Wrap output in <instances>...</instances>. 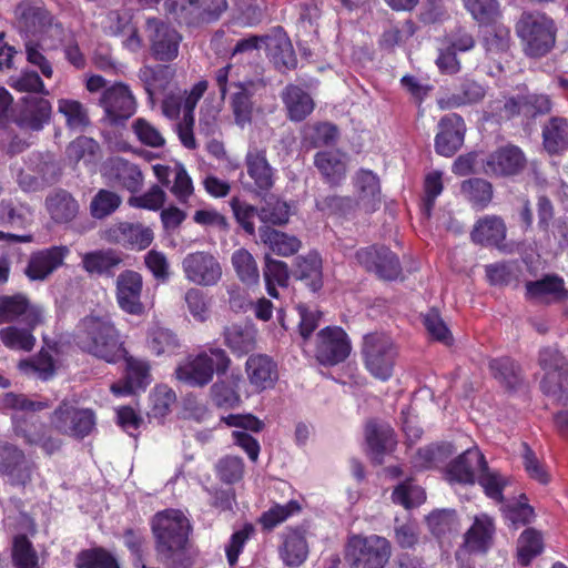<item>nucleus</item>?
Instances as JSON below:
<instances>
[{"label": "nucleus", "instance_id": "f257e3e1", "mask_svg": "<svg viewBox=\"0 0 568 568\" xmlns=\"http://www.w3.org/2000/svg\"><path fill=\"white\" fill-rule=\"evenodd\" d=\"M75 343L82 351L108 363H115L125 356L120 334L105 314L82 318L77 326Z\"/></svg>", "mask_w": 568, "mask_h": 568}, {"label": "nucleus", "instance_id": "f03ea898", "mask_svg": "<svg viewBox=\"0 0 568 568\" xmlns=\"http://www.w3.org/2000/svg\"><path fill=\"white\" fill-rule=\"evenodd\" d=\"M2 404L4 407L17 412L12 417L17 436L22 437L28 444L40 446L48 454L59 449L60 440L45 436L44 425L38 423L33 416H28L29 413L48 408L50 406L49 400L28 397L24 394L8 393L3 396Z\"/></svg>", "mask_w": 568, "mask_h": 568}, {"label": "nucleus", "instance_id": "7ed1b4c3", "mask_svg": "<svg viewBox=\"0 0 568 568\" xmlns=\"http://www.w3.org/2000/svg\"><path fill=\"white\" fill-rule=\"evenodd\" d=\"M556 31L554 20L539 11L524 12L516 26L525 53L532 58L542 57L552 49Z\"/></svg>", "mask_w": 568, "mask_h": 568}, {"label": "nucleus", "instance_id": "20e7f679", "mask_svg": "<svg viewBox=\"0 0 568 568\" xmlns=\"http://www.w3.org/2000/svg\"><path fill=\"white\" fill-rule=\"evenodd\" d=\"M231 359L226 352L219 347H211L194 356H189L175 369L176 378L190 386H205L212 379L214 373L219 376L225 374Z\"/></svg>", "mask_w": 568, "mask_h": 568}, {"label": "nucleus", "instance_id": "39448f33", "mask_svg": "<svg viewBox=\"0 0 568 568\" xmlns=\"http://www.w3.org/2000/svg\"><path fill=\"white\" fill-rule=\"evenodd\" d=\"M152 530L158 550L161 554L171 555L184 549L191 531V524L183 511L166 509L154 516Z\"/></svg>", "mask_w": 568, "mask_h": 568}, {"label": "nucleus", "instance_id": "423d86ee", "mask_svg": "<svg viewBox=\"0 0 568 568\" xmlns=\"http://www.w3.org/2000/svg\"><path fill=\"white\" fill-rule=\"evenodd\" d=\"M362 354L365 367L373 377L382 382L392 378L398 352L390 336L384 333L366 334Z\"/></svg>", "mask_w": 568, "mask_h": 568}, {"label": "nucleus", "instance_id": "0eeeda50", "mask_svg": "<svg viewBox=\"0 0 568 568\" xmlns=\"http://www.w3.org/2000/svg\"><path fill=\"white\" fill-rule=\"evenodd\" d=\"M390 557V545L377 535L348 538L346 558L352 568H384Z\"/></svg>", "mask_w": 568, "mask_h": 568}, {"label": "nucleus", "instance_id": "6e6552de", "mask_svg": "<svg viewBox=\"0 0 568 568\" xmlns=\"http://www.w3.org/2000/svg\"><path fill=\"white\" fill-rule=\"evenodd\" d=\"M14 18L17 28L26 39L54 37L61 40L64 33L63 27L54 22L53 17L44 8L30 1H22L16 7Z\"/></svg>", "mask_w": 568, "mask_h": 568}, {"label": "nucleus", "instance_id": "1a4fd4ad", "mask_svg": "<svg viewBox=\"0 0 568 568\" xmlns=\"http://www.w3.org/2000/svg\"><path fill=\"white\" fill-rule=\"evenodd\" d=\"M351 352V339L342 327L327 326L317 333L314 356L321 365L336 366L345 362Z\"/></svg>", "mask_w": 568, "mask_h": 568}, {"label": "nucleus", "instance_id": "9d476101", "mask_svg": "<svg viewBox=\"0 0 568 568\" xmlns=\"http://www.w3.org/2000/svg\"><path fill=\"white\" fill-rule=\"evenodd\" d=\"M51 426L61 434L84 438L95 427V414L90 408H81L69 402H62L51 416Z\"/></svg>", "mask_w": 568, "mask_h": 568}, {"label": "nucleus", "instance_id": "9b49d317", "mask_svg": "<svg viewBox=\"0 0 568 568\" xmlns=\"http://www.w3.org/2000/svg\"><path fill=\"white\" fill-rule=\"evenodd\" d=\"M182 270L185 278L197 286H215L223 276L217 257L204 251L186 254L182 261Z\"/></svg>", "mask_w": 568, "mask_h": 568}, {"label": "nucleus", "instance_id": "f8f14e48", "mask_svg": "<svg viewBox=\"0 0 568 568\" xmlns=\"http://www.w3.org/2000/svg\"><path fill=\"white\" fill-rule=\"evenodd\" d=\"M221 420L234 428L231 434L233 444L241 448L251 462H257L261 446L253 434L262 432L264 423L251 414H231Z\"/></svg>", "mask_w": 568, "mask_h": 568}, {"label": "nucleus", "instance_id": "ddd939ff", "mask_svg": "<svg viewBox=\"0 0 568 568\" xmlns=\"http://www.w3.org/2000/svg\"><path fill=\"white\" fill-rule=\"evenodd\" d=\"M99 104L111 123L128 120L134 114L136 109L135 99L130 88L122 82H116L105 88Z\"/></svg>", "mask_w": 568, "mask_h": 568}, {"label": "nucleus", "instance_id": "4468645a", "mask_svg": "<svg viewBox=\"0 0 568 568\" xmlns=\"http://www.w3.org/2000/svg\"><path fill=\"white\" fill-rule=\"evenodd\" d=\"M539 365L545 372L541 387L547 394H557L568 386V363L556 347H545L539 353Z\"/></svg>", "mask_w": 568, "mask_h": 568}, {"label": "nucleus", "instance_id": "2eb2a0df", "mask_svg": "<svg viewBox=\"0 0 568 568\" xmlns=\"http://www.w3.org/2000/svg\"><path fill=\"white\" fill-rule=\"evenodd\" d=\"M359 265L384 280H396L400 274L397 256L387 247L368 246L356 252Z\"/></svg>", "mask_w": 568, "mask_h": 568}, {"label": "nucleus", "instance_id": "dca6fc26", "mask_svg": "<svg viewBox=\"0 0 568 568\" xmlns=\"http://www.w3.org/2000/svg\"><path fill=\"white\" fill-rule=\"evenodd\" d=\"M69 254L65 245L38 250L30 255L24 273L30 281H44L63 265Z\"/></svg>", "mask_w": 568, "mask_h": 568}, {"label": "nucleus", "instance_id": "f3484780", "mask_svg": "<svg viewBox=\"0 0 568 568\" xmlns=\"http://www.w3.org/2000/svg\"><path fill=\"white\" fill-rule=\"evenodd\" d=\"M33 464L22 450L8 443H0V475L12 485L24 486L30 481Z\"/></svg>", "mask_w": 568, "mask_h": 568}, {"label": "nucleus", "instance_id": "a211bd4d", "mask_svg": "<svg viewBox=\"0 0 568 568\" xmlns=\"http://www.w3.org/2000/svg\"><path fill=\"white\" fill-rule=\"evenodd\" d=\"M153 239L152 229L140 223L121 222L110 226L105 232L108 242L136 251L149 247Z\"/></svg>", "mask_w": 568, "mask_h": 568}, {"label": "nucleus", "instance_id": "6ab92c4d", "mask_svg": "<svg viewBox=\"0 0 568 568\" xmlns=\"http://www.w3.org/2000/svg\"><path fill=\"white\" fill-rule=\"evenodd\" d=\"M51 111V103L44 97L27 95L21 99L13 121L21 129L40 131L49 122Z\"/></svg>", "mask_w": 568, "mask_h": 568}, {"label": "nucleus", "instance_id": "aec40b11", "mask_svg": "<svg viewBox=\"0 0 568 568\" xmlns=\"http://www.w3.org/2000/svg\"><path fill=\"white\" fill-rule=\"evenodd\" d=\"M435 138V150L439 155L453 156L463 145L465 138V122L456 113L443 116L438 123Z\"/></svg>", "mask_w": 568, "mask_h": 568}, {"label": "nucleus", "instance_id": "412c9836", "mask_svg": "<svg viewBox=\"0 0 568 568\" xmlns=\"http://www.w3.org/2000/svg\"><path fill=\"white\" fill-rule=\"evenodd\" d=\"M151 38V51L160 61H171L178 57L181 36L169 24L159 20H148Z\"/></svg>", "mask_w": 568, "mask_h": 568}, {"label": "nucleus", "instance_id": "4be33fe9", "mask_svg": "<svg viewBox=\"0 0 568 568\" xmlns=\"http://www.w3.org/2000/svg\"><path fill=\"white\" fill-rule=\"evenodd\" d=\"M143 287L142 276L134 271L122 272L116 280V301L122 311L132 315H141L144 306L141 302Z\"/></svg>", "mask_w": 568, "mask_h": 568}, {"label": "nucleus", "instance_id": "5701e85b", "mask_svg": "<svg viewBox=\"0 0 568 568\" xmlns=\"http://www.w3.org/2000/svg\"><path fill=\"white\" fill-rule=\"evenodd\" d=\"M28 163H30L29 170L33 174L24 173L23 171L18 174V183L24 191L37 190L57 180L59 166L51 156L33 153L29 158Z\"/></svg>", "mask_w": 568, "mask_h": 568}, {"label": "nucleus", "instance_id": "b1692460", "mask_svg": "<svg viewBox=\"0 0 568 568\" xmlns=\"http://www.w3.org/2000/svg\"><path fill=\"white\" fill-rule=\"evenodd\" d=\"M526 164L523 151L516 145H506L490 153L484 164L485 172L495 176L518 174Z\"/></svg>", "mask_w": 568, "mask_h": 568}, {"label": "nucleus", "instance_id": "393cba45", "mask_svg": "<svg viewBox=\"0 0 568 568\" xmlns=\"http://www.w3.org/2000/svg\"><path fill=\"white\" fill-rule=\"evenodd\" d=\"M102 174L109 183L120 185L131 193L138 192L143 184L139 166L120 156L108 159Z\"/></svg>", "mask_w": 568, "mask_h": 568}, {"label": "nucleus", "instance_id": "a878e982", "mask_svg": "<svg viewBox=\"0 0 568 568\" xmlns=\"http://www.w3.org/2000/svg\"><path fill=\"white\" fill-rule=\"evenodd\" d=\"M42 310L30 305L23 295L0 297V323L19 320L30 327H36L42 322Z\"/></svg>", "mask_w": 568, "mask_h": 568}, {"label": "nucleus", "instance_id": "bb28decb", "mask_svg": "<svg viewBox=\"0 0 568 568\" xmlns=\"http://www.w3.org/2000/svg\"><path fill=\"white\" fill-rule=\"evenodd\" d=\"M486 460L477 447L466 449L447 467V477L452 483L474 484Z\"/></svg>", "mask_w": 568, "mask_h": 568}, {"label": "nucleus", "instance_id": "cd10ccee", "mask_svg": "<svg viewBox=\"0 0 568 568\" xmlns=\"http://www.w3.org/2000/svg\"><path fill=\"white\" fill-rule=\"evenodd\" d=\"M526 296L545 304L560 303L568 300V290L562 277L547 274L540 280L526 283Z\"/></svg>", "mask_w": 568, "mask_h": 568}, {"label": "nucleus", "instance_id": "c85d7f7f", "mask_svg": "<svg viewBox=\"0 0 568 568\" xmlns=\"http://www.w3.org/2000/svg\"><path fill=\"white\" fill-rule=\"evenodd\" d=\"M125 362L124 379L111 385V392L116 396H128L143 390L151 382L150 365L146 361L128 357Z\"/></svg>", "mask_w": 568, "mask_h": 568}, {"label": "nucleus", "instance_id": "c756f323", "mask_svg": "<svg viewBox=\"0 0 568 568\" xmlns=\"http://www.w3.org/2000/svg\"><path fill=\"white\" fill-rule=\"evenodd\" d=\"M206 89V81H200L192 87L191 91L189 92V95L184 100L182 120L176 124V133L181 143L183 144V146L190 150L196 148V141L193 134V112Z\"/></svg>", "mask_w": 568, "mask_h": 568}, {"label": "nucleus", "instance_id": "7c9ffc66", "mask_svg": "<svg viewBox=\"0 0 568 568\" xmlns=\"http://www.w3.org/2000/svg\"><path fill=\"white\" fill-rule=\"evenodd\" d=\"M245 371L250 384L257 392L272 388L278 379L277 365L267 355H251Z\"/></svg>", "mask_w": 568, "mask_h": 568}, {"label": "nucleus", "instance_id": "2f4dec72", "mask_svg": "<svg viewBox=\"0 0 568 568\" xmlns=\"http://www.w3.org/2000/svg\"><path fill=\"white\" fill-rule=\"evenodd\" d=\"M506 232L505 221L500 216L487 214L476 221L470 239L476 244L499 248L506 239Z\"/></svg>", "mask_w": 568, "mask_h": 568}, {"label": "nucleus", "instance_id": "473e14b6", "mask_svg": "<svg viewBox=\"0 0 568 568\" xmlns=\"http://www.w3.org/2000/svg\"><path fill=\"white\" fill-rule=\"evenodd\" d=\"M496 532L495 521L487 514L476 515L465 534V546L470 552L485 554L493 545Z\"/></svg>", "mask_w": 568, "mask_h": 568}, {"label": "nucleus", "instance_id": "72a5a7b5", "mask_svg": "<svg viewBox=\"0 0 568 568\" xmlns=\"http://www.w3.org/2000/svg\"><path fill=\"white\" fill-rule=\"evenodd\" d=\"M257 85L258 83L253 80L232 83L235 91L231 97V106L236 124L242 128L251 123L253 112L251 99L257 91Z\"/></svg>", "mask_w": 568, "mask_h": 568}, {"label": "nucleus", "instance_id": "f704fd0d", "mask_svg": "<svg viewBox=\"0 0 568 568\" xmlns=\"http://www.w3.org/2000/svg\"><path fill=\"white\" fill-rule=\"evenodd\" d=\"M365 438L369 455L379 463L383 455L392 450L396 444L394 429L384 423L368 422Z\"/></svg>", "mask_w": 568, "mask_h": 568}, {"label": "nucleus", "instance_id": "c9c22d12", "mask_svg": "<svg viewBox=\"0 0 568 568\" xmlns=\"http://www.w3.org/2000/svg\"><path fill=\"white\" fill-rule=\"evenodd\" d=\"M550 109L551 102L549 97L537 93L510 98L505 103V111L509 116L518 114L527 119L548 113Z\"/></svg>", "mask_w": 568, "mask_h": 568}, {"label": "nucleus", "instance_id": "e433bc0d", "mask_svg": "<svg viewBox=\"0 0 568 568\" xmlns=\"http://www.w3.org/2000/svg\"><path fill=\"white\" fill-rule=\"evenodd\" d=\"M61 40H58L54 37H42L39 39H26L24 40V49L27 61L39 68L42 75L45 78H51L53 75V68L50 61L45 58L44 51L57 49Z\"/></svg>", "mask_w": 568, "mask_h": 568}, {"label": "nucleus", "instance_id": "4c0bfd02", "mask_svg": "<svg viewBox=\"0 0 568 568\" xmlns=\"http://www.w3.org/2000/svg\"><path fill=\"white\" fill-rule=\"evenodd\" d=\"M281 98L288 119L294 122H301L306 119L315 106L312 97L305 90L294 84L287 85L283 90Z\"/></svg>", "mask_w": 568, "mask_h": 568}, {"label": "nucleus", "instance_id": "58836bf2", "mask_svg": "<svg viewBox=\"0 0 568 568\" xmlns=\"http://www.w3.org/2000/svg\"><path fill=\"white\" fill-rule=\"evenodd\" d=\"M280 557L288 567H298L307 558L308 545L302 531L287 529L282 534Z\"/></svg>", "mask_w": 568, "mask_h": 568}, {"label": "nucleus", "instance_id": "ea45409f", "mask_svg": "<svg viewBox=\"0 0 568 568\" xmlns=\"http://www.w3.org/2000/svg\"><path fill=\"white\" fill-rule=\"evenodd\" d=\"M355 186L358 191L359 204L365 212L376 211L381 203V185L377 175L369 170H359L355 176Z\"/></svg>", "mask_w": 568, "mask_h": 568}, {"label": "nucleus", "instance_id": "a19ab883", "mask_svg": "<svg viewBox=\"0 0 568 568\" xmlns=\"http://www.w3.org/2000/svg\"><path fill=\"white\" fill-rule=\"evenodd\" d=\"M260 239L274 254L284 257L297 253L302 246L301 241L295 235H290L270 226L260 229Z\"/></svg>", "mask_w": 568, "mask_h": 568}, {"label": "nucleus", "instance_id": "79ce46f5", "mask_svg": "<svg viewBox=\"0 0 568 568\" xmlns=\"http://www.w3.org/2000/svg\"><path fill=\"white\" fill-rule=\"evenodd\" d=\"M314 164L322 173L327 183L338 184L346 173L344 154L337 150L317 152Z\"/></svg>", "mask_w": 568, "mask_h": 568}, {"label": "nucleus", "instance_id": "37998d69", "mask_svg": "<svg viewBox=\"0 0 568 568\" xmlns=\"http://www.w3.org/2000/svg\"><path fill=\"white\" fill-rule=\"evenodd\" d=\"M247 173L261 190H270L274 183V172L268 164L265 151L252 149L245 158Z\"/></svg>", "mask_w": 568, "mask_h": 568}, {"label": "nucleus", "instance_id": "c03bdc74", "mask_svg": "<svg viewBox=\"0 0 568 568\" xmlns=\"http://www.w3.org/2000/svg\"><path fill=\"white\" fill-rule=\"evenodd\" d=\"M460 193L471 207L484 210L491 202L494 190L491 183L487 180L471 178L462 183Z\"/></svg>", "mask_w": 568, "mask_h": 568}, {"label": "nucleus", "instance_id": "a18cd8bd", "mask_svg": "<svg viewBox=\"0 0 568 568\" xmlns=\"http://www.w3.org/2000/svg\"><path fill=\"white\" fill-rule=\"evenodd\" d=\"M242 376L240 373H232L227 379H220L211 387V395L214 404L223 408L235 407L241 398L239 395Z\"/></svg>", "mask_w": 568, "mask_h": 568}, {"label": "nucleus", "instance_id": "49530a36", "mask_svg": "<svg viewBox=\"0 0 568 568\" xmlns=\"http://www.w3.org/2000/svg\"><path fill=\"white\" fill-rule=\"evenodd\" d=\"M266 49L274 64L282 69H294L297 60L290 39L283 33L268 36Z\"/></svg>", "mask_w": 568, "mask_h": 568}, {"label": "nucleus", "instance_id": "de8ad7c7", "mask_svg": "<svg viewBox=\"0 0 568 568\" xmlns=\"http://www.w3.org/2000/svg\"><path fill=\"white\" fill-rule=\"evenodd\" d=\"M45 204L52 220L58 223L72 220L79 210L78 202L64 190L57 191L49 195L45 200Z\"/></svg>", "mask_w": 568, "mask_h": 568}, {"label": "nucleus", "instance_id": "09e8293b", "mask_svg": "<svg viewBox=\"0 0 568 568\" xmlns=\"http://www.w3.org/2000/svg\"><path fill=\"white\" fill-rule=\"evenodd\" d=\"M263 276L267 294L273 298H278L276 286L286 287L288 285L290 272L285 262L273 258L266 254Z\"/></svg>", "mask_w": 568, "mask_h": 568}, {"label": "nucleus", "instance_id": "8fccbe9b", "mask_svg": "<svg viewBox=\"0 0 568 568\" xmlns=\"http://www.w3.org/2000/svg\"><path fill=\"white\" fill-rule=\"evenodd\" d=\"M232 266L239 280L247 287L260 283V272L254 256L245 248H239L231 256Z\"/></svg>", "mask_w": 568, "mask_h": 568}, {"label": "nucleus", "instance_id": "3c124183", "mask_svg": "<svg viewBox=\"0 0 568 568\" xmlns=\"http://www.w3.org/2000/svg\"><path fill=\"white\" fill-rule=\"evenodd\" d=\"M295 275L300 280L310 281L312 291L322 285V258L317 252H308L295 258Z\"/></svg>", "mask_w": 568, "mask_h": 568}, {"label": "nucleus", "instance_id": "603ef678", "mask_svg": "<svg viewBox=\"0 0 568 568\" xmlns=\"http://www.w3.org/2000/svg\"><path fill=\"white\" fill-rule=\"evenodd\" d=\"M122 258L119 253L113 250H101L90 252L83 255L82 266L89 273L94 274H112Z\"/></svg>", "mask_w": 568, "mask_h": 568}, {"label": "nucleus", "instance_id": "864d4df0", "mask_svg": "<svg viewBox=\"0 0 568 568\" xmlns=\"http://www.w3.org/2000/svg\"><path fill=\"white\" fill-rule=\"evenodd\" d=\"M173 75L174 71L169 65H144L139 71V79L143 82L144 89L151 99L159 91L166 88Z\"/></svg>", "mask_w": 568, "mask_h": 568}, {"label": "nucleus", "instance_id": "5fc2aeb1", "mask_svg": "<svg viewBox=\"0 0 568 568\" xmlns=\"http://www.w3.org/2000/svg\"><path fill=\"white\" fill-rule=\"evenodd\" d=\"M545 149L556 154L568 146V120L552 118L542 131Z\"/></svg>", "mask_w": 568, "mask_h": 568}, {"label": "nucleus", "instance_id": "6e6d98bb", "mask_svg": "<svg viewBox=\"0 0 568 568\" xmlns=\"http://www.w3.org/2000/svg\"><path fill=\"white\" fill-rule=\"evenodd\" d=\"M166 11L187 26L202 23L201 0H165Z\"/></svg>", "mask_w": 568, "mask_h": 568}, {"label": "nucleus", "instance_id": "4d7b16f0", "mask_svg": "<svg viewBox=\"0 0 568 568\" xmlns=\"http://www.w3.org/2000/svg\"><path fill=\"white\" fill-rule=\"evenodd\" d=\"M58 111L65 119V124L73 131H83L90 123L87 108L78 100L60 99Z\"/></svg>", "mask_w": 568, "mask_h": 568}, {"label": "nucleus", "instance_id": "13d9d810", "mask_svg": "<svg viewBox=\"0 0 568 568\" xmlns=\"http://www.w3.org/2000/svg\"><path fill=\"white\" fill-rule=\"evenodd\" d=\"M36 327H18L16 325L0 329V339L10 349L29 352L33 348L36 337L32 331Z\"/></svg>", "mask_w": 568, "mask_h": 568}, {"label": "nucleus", "instance_id": "bf43d9fd", "mask_svg": "<svg viewBox=\"0 0 568 568\" xmlns=\"http://www.w3.org/2000/svg\"><path fill=\"white\" fill-rule=\"evenodd\" d=\"M224 337L234 353L245 354L254 348L255 331L252 326L232 325L225 329Z\"/></svg>", "mask_w": 568, "mask_h": 568}, {"label": "nucleus", "instance_id": "052dcab7", "mask_svg": "<svg viewBox=\"0 0 568 568\" xmlns=\"http://www.w3.org/2000/svg\"><path fill=\"white\" fill-rule=\"evenodd\" d=\"M32 211L22 203L3 200L0 202V225L24 227L31 222Z\"/></svg>", "mask_w": 568, "mask_h": 568}, {"label": "nucleus", "instance_id": "680f3d73", "mask_svg": "<svg viewBox=\"0 0 568 568\" xmlns=\"http://www.w3.org/2000/svg\"><path fill=\"white\" fill-rule=\"evenodd\" d=\"M74 566L75 568H120L116 558L101 547L80 551L75 557Z\"/></svg>", "mask_w": 568, "mask_h": 568}, {"label": "nucleus", "instance_id": "e2e57ef3", "mask_svg": "<svg viewBox=\"0 0 568 568\" xmlns=\"http://www.w3.org/2000/svg\"><path fill=\"white\" fill-rule=\"evenodd\" d=\"M18 368L27 376H34L42 381H48L54 374V362L48 352L41 351L33 358L20 361Z\"/></svg>", "mask_w": 568, "mask_h": 568}, {"label": "nucleus", "instance_id": "0e129e2a", "mask_svg": "<svg viewBox=\"0 0 568 568\" xmlns=\"http://www.w3.org/2000/svg\"><path fill=\"white\" fill-rule=\"evenodd\" d=\"M148 347L156 356L172 355L178 349L179 343L170 329L153 326L148 334Z\"/></svg>", "mask_w": 568, "mask_h": 568}, {"label": "nucleus", "instance_id": "69168bd1", "mask_svg": "<svg viewBox=\"0 0 568 568\" xmlns=\"http://www.w3.org/2000/svg\"><path fill=\"white\" fill-rule=\"evenodd\" d=\"M98 152L99 144L88 136H79L72 141L67 149L69 160L73 161L75 164L82 161L87 166H93L95 164L94 161Z\"/></svg>", "mask_w": 568, "mask_h": 568}, {"label": "nucleus", "instance_id": "338daca9", "mask_svg": "<svg viewBox=\"0 0 568 568\" xmlns=\"http://www.w3.org/2000/svg\"><path fill=\"white\" fill-rule=\"evenodd\" d=\"M542 547L541 534L531 528L526 529L518 539V561L523 566H528L530 561L542 551Z\"/></svg>", "mask_w": 568, "mask_h": 568}, {"label": "nucleus", "instance_id": "774afa93", "mask_svg": "<svg viewBox=\"0 0 568 568\" xmlns=\"http://www.w3.org/2000/svg\"><path fill=\"white\" fill-rule=\"evenodd\" d=\"M476 481H478V484L483 487L485 494L489 498L496 501H503V490L507 485L508 480L499 471L490 469L486 463L481 471L478 473Z\"/></svg>", "mask_w": 568, "mask_h": 568}]
</instances>
